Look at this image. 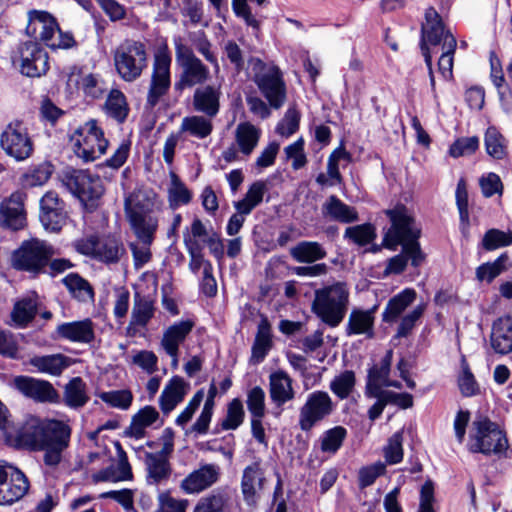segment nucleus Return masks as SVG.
Wrapping results in <instances>:
<instances>
[{
	"label": "nucleus",
	"instance_id": "obj_15",
	"mask_svg": "<svg viewBox=\"0 0 512 512\" xmlns=\"http://www.w3.org/2000/svg\"><path fill=\"white\" fill-rule=\"evenodd\" d=\"M171 56L166 50L156 53L153 63L146 104L149 108L155 107L160 99L167 94L171 85L170 79Z\"/></svg>",
	"mask_w": 512,
	"mask_h": 512
},
{
	"label": "nucleus",
	"instance_id": "obj_53",
	"mask_svg": "<svg viewBox=\"0 0 512 512\" xmlns=\"http://www.w3.org/2000/svg\"><path fill=\"white\" fill-rule=\"evenodd\" d=\"M150 199L143 193H132L125 198L124 210L127 218L133 217L134 213L144 215L152 212Z\"/></svg>",
	"mask_w": 512,
	"mask_h": 512
},
{
	"label": "nucleus",
	"instance_id": "obj_18",
	"mask_svg": "<svg viewBox=\"0 0 512 512\" xmlns=\"http://www.w3.org/2000/svg\"><path fill=\"white\" fill-rule=\"evenodd\" d=\"M221 474L218 464L201 463L181 481L180 489L186 494H200L215 485Z\"/></svg>",
	"mask_w": 512,
	"mask_h": 512
},
{
	"label": "nucleus",
	"instance_id": "obj_2",
	"mask_svg": "<svg viewBox=\"0 0 512 512\" xmlns=\"http://www.w3.org/2000/svg\"><path fill=\"white\" fill-rule=\"evenodd\" d=\"M390 220V227L384 234L382 245L395 251L398 246L410 256L411 264L418 267L424 260L418 239L421 236V228L417 225L412 212L403 204H397L384 211Z\"/></svg>",
	"mask_w": 512,
	"mask_h": 512
},
{
	"label": "nucleus",
	"instance_id": "obj_33",
	"mask_svg": "<svg viewBox=\"0 0 512 512\" xmlns=\"http://www.w3.org/2000/svg\"><path fill=\"white\" fill-rule=\"evenodd\" d=\"M145 465L147 483L151 485H157L168 480L172 472L169 460L162 457V455L146 453Z\"/></svg>",
	"mask_w": 512,
	"mask_h": 512
},
{
	"label": "nucleus",
	"instance_id": "obj_13",
	"mask_svg": "<svg viewBox=\"0 0 512 512\" xmlns=\"http://www.w3.org/2000/svg\"><path fill=\"white\" fill-rule=\"evenodd\" d=\"M0 146L3 151L17 161L29 158L34 150L33 141L22 122L9 123L1 133Z\"/></svg>",
	"mask_w": 512,
	"mask_h": 512
},
{
	"label": "nucleus",
	"instance_id": "obj_23",
	"mask_svg": "<svg viewBox=\"0 0 512 512\" xmlns=\"http://www.w3.org/2000/svg\"><path fill=\"white\" fill-rule=\"evenodd\" d=\"M264 482V470L259 461L253 462L244 468L241 479V491L247 504L252 505L256 503L258 493L263 489Z\"/></svg>",
	"mask_w": 512,
	"mask_h": 512
},
{
	"label": "nucleus",
	"instance_id": "obj_29",
	"mask_svg": "<svg viewBox=\"0 0 512 512\" xmlns=\"http://www.w3.org/2000/svg\"><path fill=\"white\" fill-rule=\"evenodd\" d=\"M490 342L493 350L501 355L512 351V319L499 318L493 323Z\"/></svg>",
	"mask_w": 512,
	"mask_h": 512
},
{
	"label": "nucleus",
	"instance_id": "obj_12",
	"mask_svg": "<svg viewBox=\"0 0 512 512\" xmlns=\"http://www.w3.org/2000/svg\"><path fill=\"white\" fill-rule=\"evenodd\" d=\"M335 404L325 391H314L308 394L305 403L299 410L298 425L304 432L310 431L317 423L330 416Z\"/></svg>",
	"mask_w": 512,
	"mask_h": 512
},
{
	"label": "nucleus",
	"instance_id": "obj_20",
	"mask_svg": "<svg viewBox=\"0 0 512 512\" xmlns=\"http://www.w3.org/2000/svg\"><path fill=\"white\" fill-rule=\"evenodd\" d=\"M448 36L454 37L448 30H445L443 24L422 27L421 50L428 68L430 85L433 91H435V78L432 68V53L436 52L435 49L440 45L441 49H444L445 40Z\"/></svg>",
	"mask_w": 512,
	"mask_h": 512
},
{
	"label": "nucleus",
	"instance_id": "obj_48",
	"mask_svg": "<svg viewBox=\"0 0 512 512\" xmlns=\"http://www.w3.org/2000/svg\"><path fill=\"white\" fill-rule=\"evenodd\" d=\"M63 284L73 295L74 298L81 302L93 300L94 292L92 286L87 280L76 273H70L63 278Z\"/></svg>",
	"mask_w": 512,
	"mask_h": 512
},
{
	"label": "nucleus",
	"instance_id": "obj_46",
	"mask_svg": "<svg viewBox=\"0 0 512 512\" xmlns=\"http://www.w3.org/2000/svg\"><path fill=\"white\" fill-rule=\"evenodd\" d=\"M355 386V372L352 370H344L334 376L329 384V389L338 399L344 400L353 394Z\"/></svg>",
	"mask_w": 512,
	"mask_h": 512
},
{
	"label": "nucleus",
	"instance_id": "obj_21",
	"mask_svg": "<svg viewBox=\"0 0 512 512\" xmlns=\"http://www.w3.org/2000/svg\"><path fill=\"white\" fill-rule=\"evenodd\" d=\"M15 387L25 396L37 402H57L59 394L51 383L28 376H18L14 379Z\"/></svg>",
	"mask_w": 512,
	"mask_h": 512
},
{
	"label": "nucleus",
	"instance_id": "obj_42",
	"mask_svg": "<svg viewBox=\"0 0 512 512\" xmlns=\"http://www.w3.org/2000/svg\"><path fill=\"white\" fill-rule=\"evenodd\" d=\"M211 119L205 115L184 117L180 125V132L198 139H204L212 133L213 124Z\"/></svg>",
	"mask_w": 512,
	"mask_h": 512
},
{
	"label": "nucleus",
	"instance_id": "obj_30",
	"mask_svg": "<svg viewBox=\"0 0 512 512\" xmlns=\"http://www.w3.org/2000/svg\"><path fill=\"white\" fill-rule=\"evenodd\" d=\"M194 327V322L191 320H182L169 326L164 332L160 341L161 348L165 353L171 351H179V346L182 344L186 337L190 334Z\"/></svg>",
	"mask_w": 512,
	"mask_h": 512
},
{
	"label": "nucleus",
	"instance_id": "obj_60",
	"mask_svg": "<svg viewBox=\"0 0 512 512\" xmlns=\"http://www.w3.org/2000/svg\"><path fill=\"white\" fill-rule=\"evenodd\" d=\"M345 237L359 246L369 244L376 237L375 229L371 224H362L347 227Z\"/></svg>",
	"mask_w": 512,
	"mask_h": 512
},
{
	"label": "nucleus",
	"instance_id": "obj_10",
	"mask_svg": "<svg viewBox=\"0 0 512 512\" xmlns=\"http://www.w3.org/2000/svg\"><path fill=\"white\" fill-rule=\"evenodd\" d=\"M176 61L181 67L179 80L175 82L174 88L182 91L196 85L202 86L209 78V68L195 56L192 49L181 42L175 46Z\"/></svg>",
	"mask_w": 512,
	"mask_h": 512
},
{
	"label": "nucleus",
	"instance_id": "obj_22",
	"mask_svg": "<svg viewBox=\"0 0 512 512\" xmlns=\"http://www.w3.org/2000/svg\"><path fill=\"white\" fill-rule=\"evenodd\" d=\"M221 95L220 85L199 86L195 89L193 94V109L208 118H214L220 110Z\"/></svg>",
	"mask_w": 512,
	"mask_h": 512
},
{
	"label": "nucleus",
	"instance_id": "obj_19",
	"mask_svg": "<svg viewBox=\"0 0 512 512\" xmlns=\"http://www.w3.org/2000/svg\"><path fill=\"white\" fill-rule=\"evenodd\" d=\"M39 219L45 230L50 232H58L65 225V204L55 191H48L42 196Z\"/></svg>",
	"mask_w": 512,
	"mask_h": 512
},
{
	"label": "nucleus",
	"instance_id": "obj_32",
	"mask_svg": "<svg viewBox=\"0 0 512 512\" xmlns=\"http://www.w3.org/2000/svg\"><path fill=\"white\" fill-rule=\"evenodd\" d=\"M374 320L372 310L354 309L348 318L346 334L348 336L364 334L367 338H373Z\"/></svg>",
	"mask_w": 512,
	"mask_h": 512
},
{
	"label": "nucleus",
	"instance_id": "obj_1",
	"mask_svg": "<svg viewBox=\"0 0 512 512\" xmlns=\"http://www.w3.org/2000/svg\"><path fill=\"white\" fill-rule=\"evenodd\" d=\"M0 429L7 438L17 437L25 445L44 452L43 461L48 466H57L68 448L70 427L58 420L31 418L20 430L13 428L8 419V410L0 402Z\"/></svg>",
	"mask_w": 512,
	"mask_h": 512
},
{
	"label": "nucleus",
	"instance_id": "obj_34",
	"mask_svg": "<svg viewBox=\"0 0 512 512\" xmlns=\"http://www.w3.org/2000/svg\"><path fill=\"white\" fill-rule=\"evenodd\" d=\"M38 312V299L35 294L19 299L11 312V319L16 327L25 328Z\"/></svg>",
	"mask_w": 512,
	"mask_h": 512
},
{
	"label": "nucleus",
	"instance_id": "obj_43",
	"mask_svg": "<svg viewBox=\"0 0 512 512\" xmlns=\"http://www.w3.org/2000/svg\"><path fill=\"white\" fill-rule=\"evenodd\" d=\"M170 184L167 189L169 207L173 210L182 205H187L192 199V193L179 178V176L171 171Z\"/></svg>",
	"mask_w": 512,
	"mask_h": 512
},
{
	"label": "nucleus",
	"instance_id": "obj_26",
	"mask_svg": "<svg viewBox=\"0 0 512 512\" xmlns=\"http://www.w3.org/2000/svg\"><path fill=\"white\" fill-rule=\"evenodd\" d=\"M292 383V378L285 371L279 370L269 375V395L277 407H282L294 399L295 391Z\"/></svg>",
	"mask_w": 512,
	"mask_h": 512
},
{
	"label": "nucleus",
	"instance_id": "obj_24",
	"mask_svg": "<svg viewBox=\"0 0 512 512\" xmlns=\"http://www.w3.org/2000/svg\"><path fill=\"white\" fill-rule=\"evenodd\" d=\"M56 332L60 338L74 343L89 344L95 339V325L89 318L62 323Z\"/></svg>",
	"mask_w": 512,
	"mask_h": 512
},
{
	"label": "nucleus",
	"instance_id": "obj_35",
	"mask_svg": "<svg viewBox=\"0 0 512 512\" xmlns=\"http://www.w3.org/2000/svg\"><path fill=\"white\" fill-rule=\"evenodd\" d=\"M393 351L390 349L386 352L379 364L373 365L368 370L366 393L378 388H383L389 380Z\"/></svg>",
	"mask_w": 512,
	"mask_h": 512
},
{
	"label": "nucleus",
	"instance_id": "obj_11",
	"mask_svg": "<svg viewBox=\"0 0 512 512\" xmlns=\"http://www.w3.org/2000/svg\"><path fill=\"white\" fill-rule=\"evenodd\" d=\"M475 433L472 436L473 443L470 450L475 453L499 454L507 449L508 441L497 424L487 418H481L473 422Z\"/></svg>",
	"mask_w": 512,
	"mask_h": 512
},
{
	"label": "nucleus",
	"instance_id": "obj_28",
	"mask_svg": "<svg viewBox=\"0 0 512 512\" xmlns=\"http://www.w3.org/2000/svg\"><path fill=\"white\" fill-rule=\"evenodd\" d=\"M119 461L117 466L111 465L92 475L93 482H120L131 480L133 477L131 466L124 450L118 444Z\"/></svg>",
	"mask_w": 512,
	"mask_h": 512
},
{
	"label": "nucleus",
	"instance_id": "obj_47",
	"mask_svg": "<svg viewBox=\"0 0 512 512\" xmlns=\"http://www.w3.org/2000/svg\"><path fill=\"white\" fill-rule=\"evenodd\" d=\"M125 253L123 244L115 237H106L98 242L95 258L105 263H117Z\"/></svg>",
	"mask_w": 512,
	"mask_h": 512
},
{
	"label": "nucleus",
	"instance_id": "obj_44",
	"mask_svg": "<svg viewBox=\"0 0 512 512\" xmlns=\"http://www.w3.org/2000/svg\"><path fill=\"white\" fill-rule=\"evenodd\" d=\"M416 292L413 289H405L391 298L383 312V321L393 322L415 300Z\"/></svg>",
	"mask_w": 512,
	"mask_h": 512
},
{
	"label": "nucleus",
	"instance_id": "obj_49",
	"mask_svg": "<svg viewBox=\"0 0 512 512\" xmlns=\"http://www.w3.org/2000/svg\"><path fill=\"white\" fill-rule=\"evenodd\" d=\"M107 114L119 123H123L129 112L125 95L119 90H112L105 102Z\"/></svg>",
	"mask_w": 512,
	"mask_h": 512
},
{
	"label": "nucleus",
	"instance_id": "obj_31",
	"mask_svg": "<svg viewBox=\"0 0 512 512\" xmlns=\"http://www.w3.org/2000/svg\"><path fill=\"white\" fill-rule=\"evenodd\" d=\"M324 217L340 223H352L358 220L355 208L345 204L337 196L331 195L322 206Z\"/></svg>",
	"mask_w": 512,
	"mask_h": 512
},
{
	"label": "nucleus",
	"instance_id": "obj_36",
	"mask_svg": "<svg viewBox=\"0 0 512 512\" xmlns=\"http://www.w3.org/2000/svg\"><path fill=\"white\" fill-rule=\"evenodd\" d=\"M271 348V325L267 318H263L258 324L257 333L252 346L251 361L255 364L262 362Z\"/></svg>",
	"mask_w": 512,
	"mask_h": 512
},
{
	"label": "nucleus",
	"instance_id": "obj_57",
	"mask_svg": "<svg viewBox=\"0 0 512 512\" xmlns=\"http://www.w3.org/2000/svg\"><path fill=\"white\" fill-rule=\"evenodd\" d=\"M512 244V232L499 229H489L482 239V246L487 251L496 250Z\"/></svg>",
	"mask_w": 512,
	"mask_h": 512
},
{
	"label": "nucleus",
	"instance_id": "obj_14",
	"mask_svg": "<svg viewBox=\"0 0 512 512\" xmlns=\"http://www.w3.org/2000/svg\"><path fill=\"white\" fill-rule=\"evenodd\" d=\"M30 483L17 467L0 462V505H11L22 499Z\"/></svg>",
	"mask_w": 512,
	"mask_h": 512
},
{
	"label": "nucleus",
	"instance_id": "obj_62",
	"mask_svg": "<svg viewBox=\"0 0 512 512\" xmlns=\"http://www.w3.org/2000/svg\"><path fill=\"white\" fill-rule=\"evenodd\" d=\"M227 497L222 493L211 494L202 498L194 508V512H225Z\"/></svg>",
	"mask_w": 512,
	"mask_h": 512
},
{
	"label": "nucleus",
	"instance_id": "obj_3",
	"mask_svg": "<svg viewBox=\"0 0 512 512\" xmlns=\"http://www.w3.org/2000/svg\"><path fill=\"white\" fill-rule=\"evenodd\" d=\"M349 303L346 285L336 283L315 291L313 312L328 326L337 327L344 319Z\"/></svg>",
	"mask_w": 512,
	"mask_h": 512
},
{
	"label": "nucleus",
	"instance_id": "obj_63",
	"mask_svg": "<svg viewBox=\"0 0 512 512\" xmlns=\"http://www.w3.org/2000/svg\"><path fill=\"white\" fill-rule=\"evenodd\" d=\"M479 146V139L476 136L462 137L457 139L450 147L449 154L458 158L473 154Z\"/></svg>",
	"mask_w": 512,
	"mask_h": 512
},
{
	"label": "nucleus",
	"instance_id": "obj_41",
	"mask_svg": "<svg viewBox=\"0 0 512 512\" xmlns=\"http://www.w3.org/2000/svg\"><path fill=\"white\" fill-rule=\"evenodd\" d=\"M63 401L73 409L81 408L89 401L86 383L81 377H74L65 385Z\"/></svg>",
	"mask_w": 512,
	"mask_h": 512
},
{
	"label": "nucleus",
	"instance_id": "obj_40",
	"mask_svg": "<svg viewBox=\"0 0 512 512\" xmlns=\"http://www.w3.org/2000/svg\"><path fill=\"white\" fill-rule=\"evenodd\" d=\"M159 419V412L155 407L147 405L140 409L131 420L127 433L141 439L145 436V430Z\"/></svg>",
	"mask_w": 512,
	"mask_h": 512
},
{
	"label": "nucleus",
	"instance_id": "obj_51",
	"mask_svg": "<svg viewBox=\"0 0 512 512\" xmlns=\"http://www.w3.org/2000/svg\"><path fill=\"white\" fill-rule=\"evenodd\" d=\"M508 254H501L495 261L487 262L476 269V279L491 283L497 276L508 269Z\"/></svg>",
	"mask_w": 512,
	"mask_h": 512
},
{
	"label": "nucleus",
	"instance_id": "obj_52",
	"mask_svg": "<svg viewBox=\"0 0 512 512\" xmlns=\"http://www.w3.org/2000/svg\"><path fill=\"white\" fill-rule=\"evenodd\" d=\"M347 430L343 426H335L325 431L321 437V450L325 453L335 454L343 444Z\"/></svg>",
	"mask_w": 512,
	"mask_h": 512
},
{
	"label": "nucleus",
	"instance_id": "obj_64",
	"mask_svg": "<svg viewBox=\"0 0 512 512\" xmlns=\"http://www.w3.org/2000/svg\"><path fill=\"white\" fill-rule=\"evenodd\" d=\"M188 500L177 499L168 492H162L158 495L157 512H186Z\"/></svg>",
	"mask_w": 512,
	"mask_h": 512
},
{
	"label": "nucleus",
	"instance_id": "obj_8",
	"mask_svg": "<svg viewBox=\"0 0 512 512\" xmlns=\"http://www.w3.org/2000/svg\"><path fill=\"white\" fill-rule=\"evenodd\" d=\"M61 182L86 206L93 207L104 194L101 177L89 170L66 168L61 174Z\"/></svg>",
	"mask_w": 512,
	"mask_h": 512
},
{
	"label": "nucleus",
	"instance_id": "obj_59",
	"mask_svg": "<svg viewBox=\"0 0 512 512\" xmlns=\"http://www.w3.org/2000/svg\"><path fill=\"white\" fill-rule=\"evenodd\" d=\"M245 412L240 399H233L227 407V414L221 426L224 430H235L244 421Z\"/></svg>",
	"mask_w": 512,
	"mask_h": 512
},
{
	"label": "nucleus",
	"instance_id": "obj_58",
	"mask_svg": "<svg viewBox=\"0 0 512 512\" xmlns=\"http://www.w3.org/2000/svg\"><path fill=\"white\" fill-rule=\"evenodd\" d=\"M265 391L255 386L247 391L246 405L251 417H264L266 412Z\"/></svg>",
	"mask_w": 512,
	"mask_h": 512
},
{
	"label": "nucleus",
	"instance_id": "obj_7",
	"mask_svg": "<svg viewBox=\"0 0 512 512\" xmlns=\"http://www.w3.org/2000/svg\"><path fill=\"white\" fill-rule=\"evenodd\" d=\"M54 248L48 242L37 238L25 240L12 254V266L16 270L38 275L45 271Z\"/></svg>",
	"mask_w": 512,
	"mask_h": 512
},
{
	"label": "nucleus",
	"instance_id": "obj_61",
	"mask_svg": "<svg viewBox=\"0 0 512 512\" xmlns=\"http://www.w3.org/2000/svg\"><path fill=\"white\" fill-rule=\"evenodd\" d=\"M403 434L401 431L394 433L389 439L387 445L384 447V457L388 464L393 465L402 461L403 459Z\"/></svg>",
	"mask_w": 512,
	"mask_h": 512
},
{
	"label": "nucleus",
	"instance_id": "obj_5",
	"mask_svg": "<svg viewBox=\"0 0 512 512\" xmlns=\"http://www.w3.org/2000/svg\"><path fill=\"white\" fill-rule=\"evenodd\" d=\"M27 34L35 40L42 41L51 49H68L75 45L71 33L60 30L56 19L46 11H30Z\"/></svg>",
	"mask_w": 512,
	"mask_h": 512
},
{
	"label": "nucleus",
	"instance_id": "obj_55",
	"mask_svg": "<svg viewBox=\"0 0 512 512\" xmlns=\"http://www.w3.org/2000/svg\"><path fill=\"white\" fill-rule=\"evenodd\" d=\"M487 153L494 159H503L506 155L505 139L494 127H489L485 134Z\"/></svg>",
	"mask_w": 512,
	"mask_h": 512
},
{
	"label": "nucleus",
	"instance_id": "obj_37",
	"mask_svg": "<svg viewBox=\"0 0 512 512\" xmlns=\"http://www.w3.org/2000/svg\"><path fill=\"white\" fill-rule=\"evenodd\" d=\"M291 257L299 263H314L327 256L325 248L316 241H301L290 249Z\"/></svg>",
	"mask_w": 512,
	"mask_h": 512
},
{
	"label": "nucleus",
	"instance_id": "obj_25",
	"mask_svg": "<svg viewBox=\"0 0 512 512\" xmlns=\"http://www.w3.org/2000/svg\"><path fill=\"white\" fill-rule=\"evenodd\" d=\"M190 385L180 376H173L165 385L160 397L159 406L163 414L168 415L181 403Z\"/></svg>",
	"mask_w": 512,
	"mask_h": 512
},
{
	"label": "nucleus",
	"instance_id": "obj_54",
	"mask_svg": "<svg viewBox=\"0 0 512 512\" xmlns=\"http://www.w3.org/2000/svg\"><path fill=\"white\" fill-rule=\"evenodd\" d=\"M457 42L455 37L448 36L445 40L444 49L438 61V71L444 79L449 80L452 78L453 69V55L456 50Z\"/></svg>",
	"mask_w": 512,
	"mask_h": 512
},
{
	"label": "nucleus",
	"instance_id": "obj_4",
	"mask_svg": "<svg viewBox=\"0 0 512 512\" xmlns=\"http://www.w3.org/2000/svg\"><path fill=\"white\" fill-rule=\"evenodd\" d=\"M253 81L273 109H280L287 99V88L283 74L276 65H268L259 58L250 60Z\"/></svg>",
	"mask_w": 512,
	"mask_h": 512
},
{
	"label": "nucleus",
	"instance_id": "obj_6",
	"mask_svg": "<svg viewBox=\"0 0 512 512\" xmlns=\"http://www.w3.org/2000/svg\"><path fill=\"white\" fill-rule=\"evenodd\" d=\"M113 60L121 79L133 82L148 66L146 45L141 41L125 40L115 49Z\"/></svg>",
	"mask_w": 512,
	"mask_h": 512
},
{
	"label": "nucleus",
	"instance_id": "obj_16",
	"mask_svg": "<svg viewBox=\"0 0 512 512\" xmlns=\"http://www.w3.org/2000/svg\"><path fill=\"white\" fill-rule=\"evenodd\" d=\"M14 62L18 63L21 74L27 77H40L49 69L47 52L37 42L21 44Z\"/></svg>",
	"mask_w": 512,
	"mask_h": 512
},
{
	"label": "nucleus",
	"instance_id": "obj_45",
	"mask_svg": "<svg viewBox=\"0 0 512 512\" xmlns=\"http://www.w3.org/2000/svg\"><path fill=\"white\" fill-rule=\"evenodd\" d=\"M266 192V182L261 180L255 181L249 186L244 198L234 202V208L236 210L241 209L243 213L250 214L263 201Z\"/></svg>",
	"mask_w": 512,
	"mask_h": 512
},
{
	"label": "nucleus",
	"instance_id": "obj_39",
	"mask_svg": "<svg viewBox=\"0 0 512 512\" xmlns=\"http://www.w3.org/2000/svg\"><path fill=\"white\" fill-rule=\"evenodd\" d=\"M260 135V130L250 122L238 124L235 130V140L239 151L245 156H249L258 145Z\"/></svg>",
	"mask_w": 512,
	"mask_h": 512
},
{
	"label": "nucleus",
	"instance_id": "obj_9",
	"mask_svg": "<svg viewBox=\"0 0 512 512\" xmlns=\"http://www.w3.org/2000/svg\"><path fill=\"white\" fill-rule=\"evenodd\" d=\"M70 142L77 157L84 162H92L100 158L108 147V141L94 119L75 129L70 136Z\"/></svg>",
	"mask_w": 512,
	"mask_h": 512
},
{
	"label": "nucleus",
	"instance_id": "obj_50",
	"mask_svg": "<svg viewBox=\"0 0 512 512\" xmlns=\"http://www.w3.org/2000/svg\"><path fill=\"white\" fill-rule=\"evenodd\" d=\"M153 315V302L147 297H142L139 294H136L131 314V324L144 327L147 325Z\"/></svg>",
	"mask_w": 512,
	"mask_h": 512
},
{
	"label": "nucleus",
	"instance_id": "obj_27",
	"mask_svg": "<svg viewBox=\"0 0 512 512\" xmlns=\"http://www.w3.org/2000/svg\"><path fill=\"white\" fill-rule=\"evenodd\" d=\"M127 219L137 239L143 244L151 245L158 229L157 215L153 212L144 215L134 213L133 217Z\"/></svg>",
	"mask_w": 512,
	"mask_h": 512
},
{
	"label": "nucleus",
	"instance_id": "obj_38",
	"mask_svg": "<svg viewBox=\"0 0 512 512\" xmlns=\"http://www.w3.org/2000/svg\"><path fill=\"white\" fill-rule=\"evenodd\" d=\"M30 364L42 373L59 376L63 370L72 364V360L63 354H53L35 356L30 360Z\"/></svg>",
	"mask_w": 512,
	"mask_h": 512
},
{
	"label": "nucleus",
	"instance_id": "obj_56",
	"mask_svg": "<svg viewBox=\"0 0 512 512\" xmlns=\"http://www.w3.org/2000/svg\"><path fill=\"white\" fill-rule=\"evenodd\" d=\"M99 398L113 408L127 410L133 402V394L129 389L101 392Z\"/></svg>",
	"mask_w": 512,
	"mask_h": 512
},
{
	"label": "nucleus",
	"instance_id": "obj_17",
	"mask_svg": "<svg viewBox=\"0 0 512 512\" xmlns=\"http://www.w3.org/2000/svg\"><path fill=\"white\" fill-rule=\"evenodd\" d=\"M26 193L15 191L0 203V226L18 231L27 224Z\"/></svg>",
	"mask_w": 512,
	"mask_h": 512
}]
</instances>
